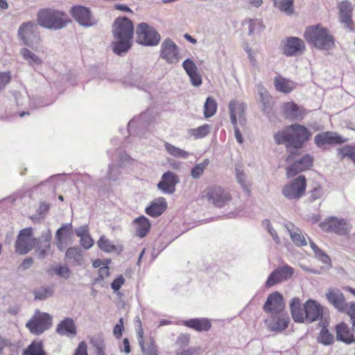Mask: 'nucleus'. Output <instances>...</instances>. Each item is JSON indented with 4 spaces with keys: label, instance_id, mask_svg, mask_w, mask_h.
<instances>
[{
    "label": "nucleus",
    "instance_id": "42",
    "mask_svg": "<svg viewBox=\"0 0 355 355\" xmlns=\"http://www.w3.org/2000/svg\"><path fill=\"white\" fill-rule=\"evenodd\" d=\"M164 147L167 153L175 157L186 159L189 155V153L182 150L169 143L166 142L164 144Z\"/></svg>",
    "mask_w": 355,
    "mask_h": 355
},
{
    "label": "nucleus",
    "instance_id": "36",
    "mask_svg": "<svg viewBox=\"0 0 355 355\" xmlns=\"http://www.w3.org/2000/svg\"><path fill=\"white\" fill-rule=\"evenodd\" d=\"M289 320L288 315L273 318L268 324V328L273 331H282L288 327Z\"/></svg>",
    "mask_w": 355,
    "mask_h": 355
},
{
    "label": "nucleus",
    "instance_id": "59",
    "mask_svg": "<svg viewBox=\"0 0 355 355\" xmlns=\"http://www.w3.org/2000/svg\"><path fill=\"white\" fill-rule=\"evenodd\" d=\"M10 80V76L9 73H0V91L8 83Z\"/></svg>",
    "mask_w": 355,
    "mask_h": 355
},
{
    "label": "nucleus",
    "instance_id": "64",
    "mask_svg": "<svg viewBox=\"0 0 355 355\" xmlns=\"http://www.w3.org/2000/svg\"><path fill=\"white\" fill-rule=\"evenodd\" d=\"M264 223L267 225V227H268V230L269 232V233L271 234V236H272L273 239L277 242V243H279V239L276 233V232L275 231V230H273L270 225V223L269 222V220H266L264 221Z\"/></svg>",
    "mask_w": 355,
    "mask_h": 355
},
{
    "label": "nucleus",
    "instance_id": "3",
    "mask_svg": "<svg viewBox=\"0 0 355 355\" xmlns=\"http://www.w3.org/2000/svg\"><path fill=\"white\" fill-rule=\"evenodd\" d=\"M304 36L309 44L320 50H331L335 46L334 37L320 24L308 27Z\"/></svg>",
    "mask_w": 355,
    "mask_h": 355
},
{
    "label": "nucleus",
    "instance_id": "16",
    "mask_svg": "<svg viewBox=\"0 0 355 355\" xmlns=\"http://www.w3.org/2000/svg\"><path fill=\"white\" fill-rule=\"evenodd\" d=\"M328 302L334 306L338 311L346 313L349 304L346 302L343 293L338 288H330L325 293Z\"/></svg>",
    "mask_w": 355,
    "mask_h": 355
},
{
    "label": "nucleus",
    "instance_id": "38",
    "mask_svg": "<svg viewBox=\"0 0 355 355\" xmlns=\"http://www.w3.org/2000/svg\"><path fill=\"white\" fill-rule=\"evenodd\" d=\"M82 252V250L79 247H71L67 250L65 257L71 260L73 265L80 266L83 263Z\"/></svg>",
    "mask_w": 355,
    "mask_h": 355
},
{
    "label": "nucleus",
    "instance_id": "20",
    "mask_svg": "<svg viewBox=\"0 0 355 355\" xmlns=\"http://www.w3.org/2000/svg\"><path fill=\"white\" fill-rule=\"evenodd\" d=\"M304 321L311 323L322 317L323 307L315 300H308L304 304Z\"/></svg>",
    "mask_w": 355,
    "mask_h": 355
},
{
    "label": "nucleus",
    "instance_id": "37",
    "mask_svg": "<svg viewBox=\"0 0 355 355\" xmlns=\"http://www.w3.org/2000/svg\"><path fill=\"white\" fill-rule=\"evenodd\" d=\"M184 324L198 331H208L211 327V324L207 319H191L184 321Z\"/></svg>",
    "mask_w": 355,
    "mask_h": 355
},
{
    "label": "nucleus",
    "instance_id": "50",
    "mask_svg": "<svg viewBox=\"0 0 355 355\" xmlns=\"http://www.w3.org/2000/svg\"><path fill=\"white\" fill-rule=\"evenodd\" d=\"M100 249L105 252H112L116 250V247L105 236H102L98 241Z\"/></svg>",
    "mask_w": 355,
    "mask_h": 355
},
{
    "label": "nucleus",
    "instance_id": "23",
    "mask_svg": "<svg viewBox=\"0 0 355 355\" xmlns=\"http://www.w3.org/2000/svg\"><path fill=\"white\" fill-rule=\"evenodd\" d=\"M314 141L317 146L322 147L326 144H339L345 142V140L336 132H324L316 135Z\"/></svg>",
    "mask_w": 355,
    "mask_h": 355
},
{
    "label": "nucleus",
    "instance_id": "25",
    "mask_svg": "<svg viewBox=\"0 0 355 355\" xmlns=\"http://www.w3.org/2000/svg\"><path fill=\"white\" fill-rule=\"evenodd\" d=\"M56 333L60 336L73 338L76 335V326L71 318H65L56 327Z\"/></svg>",
    "mask_w": 355,
    "mask_h": 355
},
{
    "label": "nucleus",
    "instance_id": "60",
    "mask_svg": "<svg viewBox=\"0 0 355 355\" xmlns=\"http://www.w3.org/2000/svg\"><path fill=\"white\" fill-rule=\"evenodd\" d=\"M131 161V157L126 153H121L119 156V167L123 168L125 166L126 163Z\"/></svg>",
    "mask_w": 355,
    "mask_h": 355
},
{
    "label": "nucleus",
    "instance_id": "15",
    "mask_svg": "<svg viewBox=\"0 0 355 355\" xmlns=\"http://www.w3.org/2000/svg\"><path fill=\"white\" fill-rule=\"evenodd\" d=\"M160 57L168 64H175L179 61L178 48L171 39L166 38L162 42Z\"/></svg>",
    "mask_w": 355,
    "mask_h": 355
},
{
    "label": "nucleus",
    "instance_id": "45",
    "mask_svg": "<svg viewBox=\"0 0 355 355\" xmlns=\"http://www.w3.org/2000/svg\"><path fill=\"white\" fill-rule=\"evenodd\" d=\"M35 300H44L53 294V289L49 286H42L33 291Z\"/></svg>",
    "mask_w": 355,
    "mask_h": 355
},
{
    "label": "nucleus",
    "instance_id": "33",
    "mask_svg": "<svg viewBox=\"0 0 355 355\" xmlns=\"http://www.w3.org/2000/svg\"><path fill=\"white\" fill-rule=\"evenodd\" d=\"M274 85L276 90L284 94L290 93L295 88L294 82L281 76L275 78Z\"/></svg>",
    "mask_w": 355,
    "mask_h": 355
},
{
    "label": "nucleus",
    "instance_id": "5",
    "mask_svg": "<svg viewBox=\"0 0 355 355\" xmlns=\"http://www.w3.org/2000/svg\"><path fill=\"white\" fill-rule=\"evenodd\" d=\"M137 42L143 46H157L161 40L158 32L148 24L142 22L136 28Z\"/></svg>",
    "mask_w": 355,
    "mask_h": 355
},
{
    "label": "nucleus",
    "instance_id": "2",
    "mask_svg": "<svg viewBox=\"0 0 355 355\" xmlns=\"http://www.w3.org/2000/svg\"><path fill=\"white\" fill-rule=\"evenodd\" d=\"M134 27L132 22L126 17H118L112 26L114 40L112 50L118 55H123L132 45Z\"/></svg>",
    "mask_w": 355,
    "mask_h": 355
},
{
    "label": "nucleus",
    "instance_id": "63",
    "mask_svg": "<svg viewBox=\"0 0 355 355\" xmlns=\"http://www.w3.org/2000/svg\"><path fill=\"white\" fill-rule=\"evenodd\" d=\"M236 180L242 186V187H246L243 171H240L239 169L236 168Z\"/></svg>",
    "mask_w": 355,
    "mask_h": 355
},
{
    "label": "nucleus",
    "instance_id": "30",
    "mask_svg": "<svg viewBox=\"0 0 355 355\" xmlns=\"http://www.w3.org/2000/svg\"><path fill=\"white\" fill-rule=\"evenodd\" d=\"M339 8V17L341 23L345 24L348 28L351 27L352 6L349 1H343L338 5Z\"/></svg>",
    "mask_w": 355,
    "mask_h": 355
},
{
    "label": "nucleus",
    "instance_id": "52",
    "mask_svg": "<svg viewBox=\"0 0 355 355\" xmlns=\"http://www.w3.org/2000/svg\"><path fill=\"white\" fill-rule=\"evenodd\" d=\"M339 153L343 157H348L355 164V146H345L339 149Z\"/></svg>",
    "mask_w": 355,
    "mask_h": 355
},
{
    "label": "nucleus",
    "instance_id": "21",
    "mask_svg": "<svg viewBox=\"0 0 355 355\" xmlns=\"http://www.w3.org/2000/svg\"><path fill=\"white\" fill-rule=\"evenodd\" d=\"M51 238L52 235L49 230L46 233H43L40 238H36L34 248L39 259H44L47 257L51 249Z\"/></svg>",
    "mask_w": 355,
    "mask_h": 355
},
{
    "label": "nucleus",
    "instance_id": "35",
    "mask_svg": "<svg viewBox=\"0 0 355 355\" xmlns=\"http://www.w3.org/2000/svg\"><path fill=\"white\" fill-rule=\"evenodd\" d=\"M286 230L290 234L293 242L297 246H304L307 245L306 240L301 231L295 227L293 224L285 225Z\"/></svg>",
    "mask_w": 355,
    "mask_h": 355
},
{
    "label": "nucleus",
    "instance_id": "44",
    "mask_svg": "<svg viewBox=\"0 0 355 355\" xmlns=\"http://www.w3.org/2000/svg\"><path fill=\"white\" fill-rule=\"evenodd\" d=\"M310 245L314 252L315 257L316 259L321 261L323 263L330 265L331 259L324 252H323L320 248H319L317 246V245L312 241H310Z\"/></svg>",
    "mask_w": 355,
    "mask_h": 355
},
{
    "label": "nucleus",
    "instance_id": "19",
    "mask_svg": "<svg viewBox=\"0 0 355 355\" xmlns=\"http://www.w3.org/2000/svg\"><path fill=\"white\" fill-rule=\"evenodd\" d=\"M313 158L311 155L306 154L286 168V174L292 178L300 172L310 168L313 165Z\"/></svg>",
    "mask_w": 355,
    "mask_h": 355
},
{
    "label": "nucleus",
    "instance_id": "29",
    "mask_svg": "<svg viewBox=\"0 0 355 355\" xmlns=\"http://www.w3.org/2000/svg\"><path fill=\"white\" fill-rule=\"evenodd\" d=\"M284 116L288 119H298L304 115L302 109L293 102L284 103L282 105Z\"/></svg>",
    "mask_w": 355,
    "mask_h": 355
},
{
    "label": "nucleus",
    "instance_id": "31",
    "mask_svg": "<svg viewBox=\"0 0 355 355\" xmlns=\"http://www.w3.org/2000/svg\"><path fill=\"white\" fill-rule=\"evenodd\" d=\"M167 203L164 198L160 197L155 199L149 207L146 208V213L152 216H159L166 209Z\"/></svg>",
    "mask_w": 355,
    "mask_h": 355
},
{
    "label": "nucleus",
    "instance_id": "61",
    "mask_svg": "<svg viewBox=\"0 0 355 355\" xmlns=\"http://www.w3.org/2000/svg\"><path fill=\"white\" fill-rule=\"evenodd\" d=\"M33 263V259L32 257H27L24 259L22 263L19 265V268L22 270H28Z\"/></svg>",
    "mask_w": 355,
    "mask_h": 355
},
{
    "label": "nucleus",
    "instance_id": "6",
    "mask_svg": "<svg viewBox=\"0 0 355 355\" xmlns=\"http://www.w3.org/2000/svg\"><path fill=\"white\" fill-rule=\"evenodd\" d=\"M37 26L33 21L23 23L18 29V37L24 44L37 50L40 42V37L37 31Z\"/></svg>",
    "mask_w": 355,
    "mask_h": 355
},
{
    "label": "nucleus",
    "instance_id": "24",
    "mask_svg": "<svg viewBox=\"0 0 355 355\" xmlns=\"http://www.w3.org/2000/svg\"><path fill=\"white\" fill-rule=\"evenodd\" d=\"M246 105L243 103L237 101H232L229 103V110L230 114V121H232V114L234 115L235 121L237 123V119L241 126H245L246 119L245 117V112Z\"/></svg>",
    "mask_w": 355,
    "mask_h": 355
},
{
    "label": "nucleus",
    "instance_id": "49",
    "mask_svg": "<svg viewBox=\"0 0 355 355\" xmlns=\"http://www.w3.org/2000/svg\"><path fill=\"white\" fill-rule=\"evenodd\" d=\"M334 340V336L323 327L318 336V341L324 345H329L333 343Z\"/></svg>",
    "mask_w": 355,
    "mask_h": 355
},
{
    "label": "nucleus",
    "instance_id": "40",
    "mask_svg": "<svg viewBox=\"0 0 355 355\" xmlns=\"http://www.w3.org/2000/svg\"><path fill=\"white\" fill-rule=\"evenodd\" d=\"M23 355H46L42 341L34 340L24 351Z\"/></svg>",
    "mask_w": 355,
    "mask_h": 355
},
{
    "label": "nucleus",
    "instance_id": "8",
    "mask_svg": "<svg viewBox=\"0 0 355 355\" xmlns=\"http://www.w3.org/2000/svg\"><path fill=\"white\" fill-rule=\"evenodd\" d=\"M36 238L33 237V229L24 228L19 232L15 247L17 254L24 255L28 254L33 248Z\"/></svg>",
    "mask_w": 355,
    "mask_h": 355
},
{
    "label": "nucleus",
    "instance_id": "27",
    "mask_svg": "<svg viewBox=\"0 0 355 355\" xmlns=\"http://www.w3.org/2000/svg\"><path fill=\"white\" fill-rule=\"evenodd\" d=\"M71 231L72 224L71 223L62 224L56 231L55 236V245L60 251H64V244L67 239L70 237Z\"/></svg>",
    "mask_w": 355,
    "mask_h": 355
},
{
    "label": "nucleus",
    "instance_id": "1",
    "mask_svg": "<svg viewBox=\"0 0 355 355\" xmlns=\"http://www.w3.org/2000/svg\"><path fill=\"white\" fill-rule=\"evenodd\" d=\"M311 136V132L305 126L295 123L276 132L274 135V139L278 145L286 146L287 152L289 153L286 161L291 162L295 159L298 150L302 148Z\"/></svg>",
    "mask_w": 355,
    "mask_h": 355
},
{
    "label": "nucleus",
    "instance_id": "12",
    "mask_svg": "<svg viewBox=\"0 0 355 355\" xmlns=\"http://www.w3.org/2000/svg\"><path fill=\"white\" fill-rule=\"evenodd\" d=\"M282 52L286 56H297L302 55L305 50V44L302 39L297 37H289L281 42Z\"/></svg>",
    "mask_w": 355,
    "mask_h": 355
},
{
    "label": "nucleus",
    "instance_id": "47",
    "mask_svg": "<svg viewBox=\"0 0 355 355\" xmlns=\"http://www.w3.org/2000/svg\"><path fill=\"white\" fill-rule=\"evenodd\" d=\"M210 125L205 124L197 128H192L189 130V134L196 139H200L205 137L210 132Z\"/></svg>",
    "mask_w": 355,
    "mask_h": 355
},
{
    "label": "nucleus",
    "instance_id": "55",
    "mask_svg": "<svg viewBox=\"0 0 355 355\" xmlns=\"http://www.w3.org/2000/svg\"><path fill=\"white\" fill-rule=\"evenodd\" d=\"M232 124L234 126V135H235L236 139L237 140V141L239 144H242L243 142V136H242V135L239 130V128L238 127V123H236L235 121V118H234V114H232Z\"/></svg>",
    "mask_w": 355,
    "mask_h": 355
},
{
    "label": "nucleus",
    "instance_id": "9",
    "mask_svg": "<svg viewBox=\"0 0 355 355\" xmlns=\"http://www.w3.org/2000/svg\"><path fill=\"white\" fill-rule=\"evenodd\" d=\"M320 227L324 231L334 232L340 236L348 234L352 227L345 220L335 216L327 218L320 224Z\"/></svg>",
    "mask_w": 355,
    "mask_h": 355
},
{
    "label": "nucleus",
    "instance_id": "14",
    "mask_svg": "<svg viewBox=\"0 0 355 355\" xmlns=\"http://www.w3.org/2000/svg\"><path fill=\"white\" fill-rule=\"evenodd\" d=\"M257 89L261 104V112L266 115L269 120L272 121L275 118V112L273 111L275 102L272 97L261 83L257 85Z\"/></svg>",
    "mask_w": 355,
    "mask_h": 355
},
{
    "label": "nucleus",
    "instance_id": "54",
    "mask_svg": "<svg viewBox=\"0 0 355 355\" xmlns=\"http://www.w3.org/2000/svg\"><path fill=\"white\" fill-rule=\"evenodd\" d=\"M80 242L81 246L86 250L91 248L94 245V241L89 234L81 237Z\"/></svg>",
    "mask_w": 355,
    "mask_h": 355
},
{
    "label": "nucleus",
    "instance_id": "7",
    "mask_svg": "<svg viewBox=\"0 0 355 355\" xmlns=\"http://www.w3.org/2000/svg\"><path fill=\"white\" fill-rule=\"evenodd\" d=\"M52 325V317L49 313L36 310L34 315L26 322V327L33 334L40 335Z\"/></svg>",
    "mask_w": 355,
    "mask_h": 355
},
{
    "label": "nucleus",
    "instance_id": "41",
    "mask_svg": "<svg viewBox=\"0 0 355 355\" xmlns=\"http://www.w3.org/2000/svg\"><path fill=\"white\" fill-rule=\"evenodd\" d=\"M20 53L22 55L23 58L25 60H26L28 63L31 66L39 65L42 63V60L33 52L28 50V49H21L20 51Z\"/></svg>",
    "mask_w": 355,
    "mask_h": 355
},
{
    "label": "nucleus",
    "instance_id": "34",
    "mask_svg": "<svg viewBox=\"0 0 355 355\" xmlns=\"http://www.w3.org/2000/svg\"><path fill=\"white\" fill-rule=\"evenodd\" d=\"M336 338L345 343L349 344L354 343L355 339L353 334L350 332L348 327L345 323L339 324L336 327Z\"/></svg>",
    "mask_w": 355,
    "mask_h": 355
},
{
    "label": "nucleus",
    "instance_id": "48",
    "mask_svg": "<svg viewBox=\"0 0 355 355\" xmlns=\"http://www.w3.org/2000/svg\"><path fill=\"white\" fill-rule=\"evenodd\" d=\"M139 345L144 355H158L157 347L153 340H150L146 346L144 345V339H139Z\"/></svg>",
    "mask_w": 355,
    "mask_h": 355
},
{
    "label": "nucleus",
    "instance_id": "57",
    "mask_svg": "<svg viewBox=\"0 0 355 355\" xmlns=\"http://www.w3.org/2000/svg\"><path fill=\"white\" fill-rule=\"evenodd\" d=\"M346 313L349 316L352 320L353 329L355 331V302H351L349 304L348 311Z\"/></svg>",
    "mask_w": 355,
    "mask_h": 355
},
{
    "label": "nucleus",
    "instance_id": "39",
    "mask_svg": "<svg viewBox=\"0 0 355 355\" xmlns=\"http://www.w3.org/2000/svg\"><path fill=\"white\" fill-rule=\"evenodd\" d=\"M272 3L274 7L287 15H291L295 12L293 0H272Z\"/></svg>",
    "mask_w": 355,
    "mask_h": 355
},
{
    "label": "nucleus",
    "instance_id": "53",
    "mask_svg": "<svg viewBox=\"0 0 355 355\" xmlns=\"http://www.w3.org/2000/svg\"><path fill=\"white\" fill-rule=\"evenodd\" d=\"M202 352L200 347H194L181 352L179 355H201Z\"/></svg>",
    "mask_w": 355,
    "mask_h": 355
},
{
    "label": "nucleus",
    "instance_id": "18",
    "mask_svg": "<svg viewBox=\"0 0 355 355\" xmlns=\"http://www.w3.org/2000/svg\"><path fill=\"white\" fill-rule=\"evenodd\" d=\"M284 307L283 295L277 291L271 293L263 305L264 311L272 314L281 313Z\"/></svg>",
    "mask_w": 355,
    "mask_h": 355
},
{
    "label": "nucleus",
    "instance_id": "10",
    "mask_svg": "<svg viewBox=\"0 0 355 355\" xmlns=\"http://www.w3.org/2000/svg\"><path fill=\"white\" fill-rule=\"evenodd\" d=\"M205 193L209 202L217 207L225 206L231 200L230 193L220 186L209 187L205 191Z\"/></svg>",
    "mask_w": 355,
    "mask_h": 355
},
{
    "label": "nucleus",
    "instance_id": "11",
    "mask_svg": "<svg viewBox=\"0 0 355 355\" xmlns=\"http://www.w3.org/2000/svg\"><path fill=\"white\" fill-rule=\"evenodd\" d=\"M294 275V269L287 264L277 267L268 276L265 286L270 288L277 284L288 281Z\"/></svg>",
    "mask_w": 355,
    "mask_h": 355
},
{
    "label": "nucleus",
    "instance_id": "51",
    "mask_svg": "<svg viewBox=\"0 0 355 355\" xmlns=\"http://www.w3.org/2000/svg\"><path fill=\"white\" fill-rule=\"evenodd\" d=\"M52 270L56 275L64 279H69L71 275V270L67 266H55Z\"/></svg>",
    "mask_w": 355,
    "mask_h": 355
},
{
    "label": "nucleus",
    "instance_id": "26",
    "mask_svg": "<svg viewBox=\"0 0 355 355\" xmlns=\"http://www.w3.org/2000/svg\"><path fill=\"white\" fill-rule=\"evenodd\" d=\"M182 67L189 76L191 84L195 87H198L202 84V78L198 73V69L193 60L188 58L182 63Z\"/></svg>",
    "mask_w": 355,
    "mask_h": 355
},
{
    "label": "nucleus",
    "instance_id": "4",
    "mask_svg": "<svg viewBox=\"0 0 355 355\" xmlns=\"http://www.w3.org/2000/svg\"><path fill=\"white\" fill-rule=\"evenodd\" d=\"M37 21L41 26L52 30L61 29L69 21L64 12L51 8L40 10L37 15Z\"/></svg>",
    "mask_w": 355,
    "mask_h": 355
},
{
    "label": "nucleus",
    "instance_id": "56",
    "mask_svg": "<svg viewBox=\"0 0 355 355\" xmlns=\"http://www.w3.org/2000/svg\"><path fill=\"white\" fill-rule=\"evenodd\" d=\"M125 279L122 275L116 277L111 284V288L114 290V291H119L122 285L124 284Z\"/></svg>",
    "mask_w": 355,
    "mask_h": 355
},
{
    "label": "nucleus",
    "instance_id": "28",
    "mask_svg": "<svg viewBox=\"0 0 355 355\" xmlns=\"http://www.w3.org/2000/svg\"><path fill=\"white\" fill-rule=\"evenodd\" d=\"M135 229V235L139 238L145 237L150 229V223L144 216L135 218L132 223Z\"/></svg>",
    "mask_w": 355,
    "mask_h": 355
},
{
    "label": "nucleus",
    "instance_id": "43",
    "mask_svg": "<svg viewBox=\"0 0 355 355\" xmlns=\"http://www.w3.org/2000/svg\"><path fill=\"white\" fill-rule=\"evenodd\" d=\"M217 103L215 99L211 96L206 99L204 105V115L205 118L212 116L216 112Z\"/></svg>",
    "mask_w": 355,
    "mask_h": 355
},
{
    "label": "nucleus",
    "instance_id": "58",
    "mask_svg": "<svg viewBox=\"0 0 355 355\" xmlns=\"http://www.w3.org/2000/svg\"><path fill=\"white\" fill-rule=\"evenodd\" d=\"M75 233L77 236L81 238L85 236L89 235V227L87 225H84L75 230Z\"/></svg>",
    "mask_w": 355,
    "mask_h": 355
},
{
    "label": "nucleus",
    "instance_id": "62",
    "mask_svg": "<svg viewBox=\"0 0 355 355\" xmlns=\"http://www.w3.org/2000/svg\"><path fill=\"white\" fill-rule=\"evenodd\" d=\"M74 355H87V345L85 342L80 343Z\"/></svg>",
    "mask_w": 355,
    "mask_h": 355
},
{
    "label": "nucleus",
    "instance_id": "13",
    "mask_svg": "<svg viewBox=\"0 0 355 355\" xmlns=\"http://www.w3.org/2000/svg\"><path fill=\"white\" fill-rule=\"evenodd\" d=\"M305 189L306 178L304 175H300L284 186L282 193L288 199H299L304 194Z\"/></svg>",
    "mask_w": 355,
    "mask_h": 355
},
{
    "label": "nucleus",
    "instance_id": "46",
    "mask_svg": "<svg viewBox=\"0 0 355 355\" xmlns=\"http://www.w3.org/2000/svg\"><path fill=\"white\" fill-rule=\"evenodd\" d=\"M209 164V160L208 159H205L202 162L196 164L191 171V176L193 179H199L203 174Z\"/></svg>",
    "mask_w": 355,
    "mask_h": 355
},
{
    "label": "nucleus",
    "instance_id": "32",
    "mask_svg": "<svg viewBox=\"0 0 355 355\" xmlns=\"http://www.w3.org/2000/svg\"><path fill=\"white\" fill-rule=\"evenodd\" d=\"M290 309L293 320L296 322H304V309L301 307V301L297 297H294L290 303Z\"/></svg>",
    "mask_w": 355,
    "mask_h": 355
},
{
    "label": "nucleus",
    "instance_id": "22",
    "mask_svg": "<svg viewBox=\"0 0 355 355\" xmlns=\"http://www.w3.org/2000/svg\"><path fill=\"white\" fill-rule=\"evenodd\" d=\"M180 182L178 176L171 171L164 173L157 184V188L163 193L172 194L175 191V186Z\"/></svg>",
    "mask_w": 355,
    "mask_h": 355
},
{
    "label": "nucleus",
    "instance_id": "17",
    "mask_svg": "<svg viewBox=\"0 0 355 355\" xmlns=\"http://www.w3.org/2000/svg\"><path fill=\"white\" fill-rule=\"evenodd\" d=\"M71 13L75 20L83 26L89 27L96 24V20L86 7L82 6H73L71 9Z\"/></svg>",
    "mask_w": 355,
    "mask_h": 355
}]
</instances>
